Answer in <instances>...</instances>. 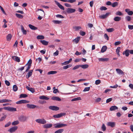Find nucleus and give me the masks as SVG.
<instances>
[{
  "instance_id": "5fc2aeb1",
  "label": "nucleus",
  "mask_w": 133,
  "mask_h": 133,
  "mask_svg": "<svg viewBox=\"0 0 133 133\" xmlns=\"http://www.w3.org/2000/svg\"><path fill=\"white\" fill-rule=\"evenodd\" d=\"M79 34L80 35L82 36H84L85 34V32L82 31H80Z\"/></svg>"
},
{
  "instance_id": "e433bc0d",
  "label": "nucleus",
  "mask_w": 133,
  "mask_h": 133,
  "mask_svg": "<svg viewBox=\"0 0 133 133\" xmlns=\"http://www.w3.org/2000/svg\"><path fill=\"white\" fill-rule=\"evenodd\" d=\"M57 71H52L49 72L48 73V75L53 74L56 73Z\"/></svg>"
},
{
  "instance_id": "09e8293b",
  "label": "nucleus",
  "mask_w": 133,
  "mask_h": 133,
  "mask_svg": "<svg viewBox=\"0 0 133 133\" xmlns=\"http://www.w3.org/2000/svg\"><path fill=\"white\" fill-rule=\"evenodd\" d=\"M71 65L70 64L68 65L63 67L64 69H66L70 67L71 66Z\"/></svg>"
},
{
  "instance_id": "423d86ee",
  "label": "nucleus",
  "mask_w": 133,
  "mask_h": 133,
  "mask_svg": "<svg viewBox=\"0 0 133 133\" xmlns=\"http://www.w3.org/2000/svg\"><path fill=\"white\" fill-rule=\"evenodd\" d=\"M29 101L26 100H22L16 102L17 104H20L22 103H29Z\"/></svg>"
},
{
  "instance_id": "79ce46f5",
  "label": "nucleus",
  "mask_w": 133,
  "mask_h": 133,
  "mask_svg": "<svg viewBox=\"0 0 133 133\" xmlns=\"http://www.w3.org/2000/svg\"><path fill=\"white\" fill-rule=\"evenodd\" d=\"M107 31L109 32H111L114 30V29L113 28H110L107 29Z\"/></svg>"
},
{
  "instance_id": "6e6552de",
  "label": "nucleus",
  "mask_w": 133,
  "mask_h": 133,
  "mask_svg": "<svg viewBox=\"0 0 133 133\" xmlns=\"http://www.w3.org/2000/svg\"><path fill=\"white\" fill-rule=\"evenodd\" d=\"M52 126V124H51L47 123L43 125V128L45 129L49 128Z\"/></svg>"
},
{
  "instance_id": "a878e982",
  "label": "nucleus",
  "mask_w": 133,
  "mask_h": 133,
  "mask_svg": "<svg viewBox=\"0 0 133 133\" xmlns=\"http://www.w3.org/2000/svg\"><path fill=\"white\" fill-rule=\"evenodd\" d=\"M80 39V37H78L73 40V41L75 42L77 44L78 43Z\"/></svg>"
},
{
  "instance_id": "69168bd1",
  "label": "nucleus",
  "mask_w": 133,
  "mask_h": 133,
  "mask_svg": "<svg viewBox=\"0 0 133 133\" xmlns=\"http://www.w3.org/2000/svg\"><path fill=\"white\" fill-rule=\"evenodd\" d=\"M56 16L57 17L60 18H64V17L63 16L60 15H56Z\"/></svg>"
},
{
  "instance_id": "473e14b6",
  "label": "nucleus",
  "mask_w": 133,
  "mask_h": 133,
  "mask_svg": "<svg viewBox=\"0 0 133 133\" xmlns=\"http://www.w3.org/2000/svg\"><path fill=\"white\" fill-rule=\"evenodd\" d=\"M120 47H118L117 48L116 50V53L118 56H120V55L119 54V52L120 51Z\"/></svg>"
},
{
  "instance_id": "a19ab883",
  "label": "nucleus",
  "mask_w": 133,
  "mask_h": 133,
  "mask_svg": "<svg viewBox=\"0 0 133 133\" xmlns=\"http://www.w3.org/2000/svg\"><path fill=\"white\" fill-rule=\"evenodd\" d=\"M81 100V98L80 97H78L76 98H75L72 99V101H78Z\"/></svg>"
},
{
  "instance_id": "de8ad7c7",
  "label": "nucleus",
  "mask_w": 133,
  "mask_h": 133,
  "mask_svg": "<svg viewBox=\"0 0 133 133\" xmlns=\"http://www.w3.org/2000/svg\"><path fill=\"white\" fill-rule=\"evenodd\" d=\"M28 96L27 95L24 94H21L20 95V98H25L26 97Z\"/></svg>"
},
{
  "instance_id": "4d7b16f0",
  "label": "nucleus",
  "mask_w": 133,
  "mask_h": 133,
  "mask_svg": "<svg viewBox=\"0 0 133 133\" xmlns=\"http://www.w3.org/2000/svg\"><path fill=\"white\" fill-rule=\"evenodd\" d=\"M101 82V81L99 79H98L96 81L95 83L96 85H98L100 84Z\"/></svg>"
},
{
  "instance_id": "cd10ccee",
  "label": "nucleus",
  "mask_w": 133,
  "mask_h": 133,
  "mask_svg": "<svg viewBox=\"0 0 133 133\" xmlns=\"http://www.w3.org/2000/svg\"><path fill=\"white\" fill-rule=\"evenodd\" d=\"M12 35L10 34H8L6 37L7 40L8 41H9L11 40L12 37Z\"/></svg>"
},
{
  "instance_id": "f03ea898",
  "label": "nucleus",
  "mask_w": 133,
  "mask_h": 133,
  "mask_svg": "<svg viewBox=\"0 0 133 133\" xmlns=\"http://www.w3.org/2000/svg\"><path fill=\"white\" fill-rule=\"evenodd\" d=\"M55 125L54 128H60L66 126L67 125L66 124L60 123L55 124Z\"/></svg>"
},
{
  "instance_id": "1a4fd4ad",
  "label": "nucleus",
  "mask_w": 133,
  "mask_h": 133,
  "mask_svg": "<svg viewBox=\"0 0 133 133\" xmlns=\"http://www.w3.org/2000/svg\"><path fill=\"white\" fill-rule=\"evenodd\" d=\"M76 11L75 9L71 8H68L67 9L66 11L68 13H72Z\"/></svg>"
},
{
  "instance_id": "4be33fe9",
  "label": "nucleus",
  "mask_w": 133,
  "mask_h": 133,
  "mask_svg": "<svg viewBox=\"0 0 133 133\" xmlns=\"http://www.w3.org/2000/svg\"><path fill=\"white\" fill-rule=\"evenodd\" d=\"M98 60L99 61L105 62L108 61L109 60V58H98Z\"/></svg>"
},
{
  "instance_id": "393cba45",
  "label": "nucleus",
  "mask_w": 133,
  "mask_h": 133,
  "mask_svg": "<svg viewBox=\"0 0 133 133\" xmlns=\"http://www.w3.org/2000/svg\"><path fill=\"white\" fill-rule=\"evenodd\" d=\"M28 25L29 28L32 30H37V28L35 27L34 26L31 24H29Z\"/></svg>"
},
{
  "instance_id": "4468645a",
  "label": "nucleus",
  "mask_w": 133,
  "mask_h": 133,
  "mask_svg": "<svg viewBox=\"0 0 133 133\" xmlns=\"http://www.w3.org/2000/svg\"><path fill=\"white\" fill-rule=\"evenodd\" d=\"M12 59L18 62H19L20 61V58L16 56H13L12 57Z\"/></svg>"
},
{
  "instance_id": "4c0bfd02",
  "label": "nucleus",
  "mask_w": 133,
  "mask_h": 133,
  "mask_svg": "<svg viewBox=\"0 0 133 133\" xmlns=\"http://www.w3.org/2000/svg\"><path fill=\"white\" fill-rule=\"evenodd\" d=\"M15 15L18 18H22L23 17L22 15L18 14L16 13Z\"/></svg>"
},
{
  "instance_id": "9d476101",
  "label": "nucleus",
  "mask_w": 133,
  "mask_h": 133,
  "mask_svg": "<svg viewBox=\"0 0 133 133\" xmlns=\"http://www.w3.org/2000/svg\"><path fill=\"white\" fill-rule=\"evenodd\" d=\"M55 2V3L56 5L58 6L61 9L64 10V7L61 5L58 2H57L56 1H54Z\"/></svg>"
},
{
  "instance_id": "39448f33",
  "label": "nucleus",
  "mask_w": 133,
  "mask_h": 133,
  "mask_svg": "<svg viewBox=\"0 0 133 133\" xmlns=\"http://www.w3.org/2000/svg\"><path fill=\"white\" fill-rule=\"evenodd\" d=\"M49 108L50 109L55 111H57L59 109V107L55 106H50Z\"/></svg>"
},
{
  "instance_id": "37998d69",
  "label": "nucleus",
  "mask_w": 133,
  "mask_h": 133,
  "mask_svg": "<svg viewBox=\"0 0 133 133\" xmlns=\"http://www.w3.org/2000/svg\"><path fill=\"white\" fill-rule=\"evenodd\" d=\"M118 4V3L117 2H114L112 4V6L113 7H114L117 6Z\"/></svg>"
},
{
  "instance_id": "774afa93",
  "label": "nucleus",
  "mask_w": 133,
  "mask_h": 133,
  "mask_svg": "<svg viewBox=\"0 0 133 133\" xmlns=\"http://www.w3.org/2000/svg\"><path fill=\"white\" fill-rule=\"evenodd\" d=\"M104 38L105 39H106L107 40H109V37L107 34H104Z\"/></svg>"
},
{
  "instance_id": "bf43d9fd",
  "label": "nucleus",
  "mask_w": 133,
  "mask_h": 133,
  "mask_svg": "<svg viewBox=\"0 0 133 133\" xmlns=\"http://www.w3.org/2000/svg\"><path fill=\"white\" fill-rule=\"evenodd\" d=\"M64 5L66 7H68L71 8V5H70V4H68L67 3H65Z\"/></svg>"
},
{
  "instance_id": "052dcab7",
  "label": "nucleus",
  "mask_w": 133,
  "mask_h": 133,
  "mask_svg": "<svg viewBox=\"0 0 133 133\" xmlns=\"http://www.w3.org/2000/svg\"><path fill=\"white\" fill-rule=\"evenodd\" d=\"M118 85L117 84H116L114 86H110V88H116L118 87Z\"/></svg>"
},
{
  "instance_id": "9b49d317",
  "label": "nucleus",
  "mask_w": 133,
  "mask_h": 133,
  "mask_svg": "<svg viewBox=\"0 0 133 133\" xmlns=\"http://www.w3.org/2000/svg\"><path fill=\"white\" fill-rule=\"evenodd\" d=\"M33 72V70H30L27 74L26 75V78L28 79L32 75V72Z\"/></svg>"
},
{
  "instance_id": "a18cd8bd",
  "label": "nucleus",
  "mask_w": 133,
  "mask_h": 133,
  "mask_svg": "<svg viewBox=\"0 0 133 133\" xmlns=\"http://www.w3.org/2000/svg\"><path fill=\"white\" fill-rule=\"evenodd\" d=\"M125 19L128 21H130L131 20V18L130 16H127L125 17Z\"/></svg>"
},
{
  "instance_id": "680f3d73",
  "label": "nucleus",
  "mask_w": 133,
  "mask_h": 133,
  "mask_svg": "<svg viewBox=\"0 0 133 133\" xmlns=\"http://www.w3.org/2000/svg\"><path fill=\"white\" fill-rule=\"evenodd\" d=\"M31 65H28V66L27 67V69L26 70H25V72H28V70L30 69V68L31 67Z\"/></svg>"
},
{
  "instance_id": "6e6d98bb",
  "label": "nucleus",
  "mask_w": 133,
  "mask_h": 133,
  "mask_svg": "<svg viewBox=\"0 0 133 133\" xmlns=\"http://www.w3.org/2000/svg\"><path fill=\"white\" fill-rule=\"evenodd\" d=\"M6 117V116L5 115L4 116L2 117L0 119V121H2L5 119Z\"/></svg>"
},
{
  "instance_id": "7ed1b4c3",
  "label": "nucleus",
  "mask_w": 133,
  "mask_h": 133,
  "mask_svg": "<svg viewBox=\"0 0 133 133\" xmlns=\"http://www.w3.org/2000/svg\"><path fill=\"white\" fill-rule=\"evenodd\" d=\"M36 121L38 123L42 124H45L46 122V121L43 118L37 119L36 120Z\"/></svg>"
},
{
  "instance_id": "f3484780",
  "label": "nucleus",
  "mask_w": 133,
  "mask_h": 133,
  "mask_svg": "<svg viewBox=\"0 0 133 133\" xmlns=\"http://www.w3.org/2000/svg\"><path fill=\"white\" fill-rule=\"evenodd\" d=\"M107 125L108 126L113 127L115 125V123L114 122H108L107 123Z\"/></svg>"
},
{
  "instance_id": "ea45409f",
  "label": "nucleus",
  "mask_w": 133,
  "mask_h": 133,
  "mask_svg": "<svg viewBox=\"0 0 133 133\" xmlns=\"http://www.w3.org/2000/svg\"><path fill=\"white\" fill-rule=\"evenodd\" d=\"M19 123V122L18 121H15L14 122H13L12 123V125H17Z\"/></svg>"
},
{
  "instance_id": "c85d7f7f",
  "label": "nucleus",
  "mask_w": 133,
  "mask_h": 133,
  "mask_svg": "<svg viewBox=\"0 0 133 133\" xmlns=\"http://www.w3.org/2000/svg\"><path fill=\"white\" fill-rule=\"evenodd\" d=\"M107 47L106 46H104L101 49V52H105L107 49Z\"/></svg>"
},
{
  "instance_id": "c756f323",
  "label": "nucleus",
  "mask_w": 133,
  "mask_h": 133,
  "mask_svg": "<svg viewBox=\"0 0 133 133\" xmlns=\"http://www.w3.org/2000/svg\"><path fill=\"white\" fill-rule=\"evenodd\" d=\"M21 30L23 33L24 34H26V31L24 29L23 26V25H21Z\"/></svg>"
},
{
  "instance_id": "e2e57ef3",
  "label": "nucleus",
  "mask_w": 133,
  "mask_h": 133,
  "mask_svg": "<svg viewBox=\"0 0 133 133\" xmlns=\"http://www.w3.org/2000/svg\"><path fill=\"white\" fill-rule=\"evenodd\" d=\"M112 98H110L107 99L106 100V103H108L112 101Z\"/></svg>"
},
{
  "instance_id": "aec40b11",
  "label": "nucleus",
  "mask_w": 133,
  "mask_h": 133,
  "mask_svg": "<svg viewBox=\"0 0 133 133\" xmlns=\"http://www.w3.org/2000/svg\"><path fill=\"white\" fill-rule=\"evenodd\" d=\"M51 99L53 100H56L58 101H60L61 100L60 98L57 96H53L52 97Z\"/></svg>"
},
{
  "instance_id": "b1692460",
  "label": "nucleus",
  "mask_w": 133,
  "mask_h": 133,
  "mask_svg": "<svg viewBox=\"0 0 133 133\" xmlns=\"http://www.w3.org/2000/svg\"><path fill=\"white\" fill-rule=\"evenodd\" d=\"M39 98L42 99H45L46 100H48L49 98L45 96H39Z\"/></svg>"
},
{
  "instance_id": "8fccbe9b",
  "label": "nucleus",
  "mask_w": 133,
  "mask_h": 133,
  "mask_svg": "<svg viewBox=\"0 0 133 133\" xmlns=\"http://www.w3.org/2000/svg\"><path fill=\"white\" fill-rule=\"evenodd\" d=\"M90 88L89 87L85 88L83 90V91L85 92L89 91L90 89Z\"/></svg>"
},
{
  "instance_id": "72a5a7b5",
  "label": "nucleus",
  "mask_w": 133,
  "mask_h": 133,
  "mask_svg": "<svg viewBox=\"0 0 133 133\" xmlns=\"http://www.w3.org/2000/svg\"><path fill=\"white\" fill-rule=\"evenodd\" d=\"M64 131L63 129H60L56 131L54 133H61Z\"/></svg>"
},
{
  "instance_id": "20e7f679",
  "label": "nucleus",
  "mask_w": 133,
  "mask_h": 133,
  "mask_svg": "<svg viewBox=\"0 0 133 133\" xmlns=\"http://www.w3.org/2000/svg\"><path fill=\"white\" fill-rule=\"evenodd\" d=\"M65 115L66 113H61L57 115H54L53 117L55 118H58L64 116Z\"/></svg>"
},
{
  "instance_id": "13d9d810",
  "label": "nucleus",
  "mask_w": 133,
  "mask_h": 133,
  "mask_svg": "<svg viewBox=\"0 0 133 133\" xmlns=\"http://www.w3.org/2000/svg\"><path fill=\"white\" fill-rule=\"evenodd\" d=\"M121 43V42L119 41L116 42L115 43L114 45L115 46L117 45L120 44Z\"/></svg>"
},
{
  "instance_id": "c03bdc74",
  "label": "nucleus",
  "mask_w": 133,
  "mask_h": 133,
  "mask_svg": "<svg viewBox=\"0 0 133 133\" xmlns=\"http://www.w3.org/2000/svg\"><path fill=\"white\" fill-rule=\"evenodd\" d=\"M13 90L14 91H16L18 89L17 86L16 85H14L13 87Z\"/></svg>"
},
{
  "instance_id": "f257e3e1",
  "label": "nucleus",
  "mask_w": 133,
  "mask_h": 133,
  "mask_svg": "<svg viewBox=\"0 0 133 133\" xmlns=\"http://www.w3.org/2000/svg\"><path fill=\"white\" fill-rule=\"evenodd\" d=\"M3 108V109L10 111H16V108L9 107H5Z\"/></svg>"
},
{
  "instance_id": "f8f14e48",
  "label": "nucleus",
  "mask_w": 133,
  "mask_h": 133,
  "mask_svg": "<svg viewBox=\"0 0 133 133\" xmlns=\"http://www.w3.org/2000/svg\"><path fill=\"white\" fill-rule=\"evenodd\" d=\"M11 101L9 99H4L0 100V103L10 102Z\"/></svg>"
},
{
  "instance_id": "2eb2a0df",
  "label": "nucleus",
  "mask_w": 133,
  "mask_h": 133,
  "mask_svg": "<svg viewBox=\"0 0 133 133\" xmlns=\"http://www.w3.org/2000/svg\"><path fill=\"white\" fill-rule=\"evenodd\" d=\"M130 53V50L127 49L125 51L123 52V55H125L126 56L128 57L129 55V53Z\"/></svg>"
},
{
  "instance_id": "a211bd4d",
  "label": "nucleus",
  "mask_w": 133,
  "mask_h": 133,
  "mask_svg": "<svg viewBox=\"0 0 133 133\" xmlns=\"http://www.w3.org/2000/svg\"><path fill=\"white\" fill-rule=\"evenodd\" d=\"M26 105L28 108L30 109H34L36 107V106L33 104H27Z\"/></svg>"
},
{
  "instance_id": "bb28decb",
  "label": "nucleus",
  "mask_w": 133,
  "mask_h": 133,
  "mask_svg": "<svg viewBox=\"0 0 133 133\" xmlns=\"http://www.w3.org/2000/svg\"><path fill=\"white\" fill-rule=\"evenodd\" d=\"M89 66L88 64H85L83 65H80V67H81L82 69H85L88 68Z\"/></svg>"
},
{
  "instance_id": "0e129e2a",
  "label": "nucleus",
  "mask_w": 133,
  "mask_h": 133,
  "mask_svg": "<svg viewBox=\"0 0 133 133\" xmlns=\"http://www.w3.org/2000/svg\"><path fill=\"white\" fill-rule=\"evenodd\" d=\"M69 63L68 61H65V62L62 63V64L63 65H66L68 64H69Z\"/></svg>"
},
{
  "instance_id": "ddd939ff",
  "label": "nucleus",
  "mask_w": 133,
  "mask_h": 133,
  "mask_svg": "<svg viewBox=\"0 0 133 133\" xmlns=\"http://www.w3.org/2000/svg\"><path fill=\"white\" fill-rule=\"evenodd\" d=\"M116 70L117 73L118 74H124V72L120 69H116Z\"/></svg>"
},
{
  "instance_id": "5701e85b",
  "label": "nucleus",
  "mask_w": 133,
  "mask_h": 133,
  "mask_svg": "<svg viewBox=\"0 0 133 133\" xmlns=\"http://www.w3.org/2000/svg\"><path fill=\"white\" fill-rule=\"evenodd\" d=\"M26 88L28 90L30 91L32 93H34L35 91L34 89L33 88L29 87L28 86H26Z\"/></svg>"
},
{
  "instance_id": "7c9ffc66",
  "label": "nucleus",
  "mask_w": 133,
  "mask_h": 133,
  "mask_svg": "<svg viewBox=\"0 0 133 133\" xmlns=\"http://www.w3.org/2000/svg\"><path fill=\"white\" fill-rule=\"evenodd\" d=\"M114 19L115 21L118 22L121 19V18L119 17L116 16L114 18Z\"/></svg>"
},
{
  "instance_id": "58836bf2",
  "label": "nucleus",
  "mask_w": 133,
  "mask_h": 133,
  "mask_svg": "<svg viewBox=\"0 0 133 133\" xmlns=\"http://www.w3.org/2000/svg\"><path fill=\"white\" fill-rule=\"evenodd\" d=\"M55 24H59L61 23V21L57 20H54L52 21Z\"/></svg>"
},
{
  "instance_id": "0eeeda50",
  "label": "nucleus",
  "mask_w": 133,
  "mask_h": 133,
  "mask_svg": "<svg viewBox=\"0 0 133 133\" xmlns=\"http://www.w3.org/2000/svg\"><path fill=\"white\" fill-rule=\"evenodd\" d=\"M18 127L17 126H14L10 128L8 130L10 133H12L15 132L17 129Z\"/></svg>"
},
{
  "instance_id": "dca6fc26",
  "label": "nucleus",
  "mask_w": 133,
  "mask_h": 133,
  "mask_svg": "<svg viewBox=\"0 0 133 133\" xmlns=\"http://www.w3.org/2000/svg\"><path fill=\"white\" fill-rule=\"evenodd\" d=\"M118 109V107L115 105L111 106L110 108V110L111 111H114Z\"/></svg>"
},
{
  "instance_id": "49530a36",
  "label": "nucleus",
  "mask_w": 133,
  "mask_h": 133,
  "mask_svg": "<svg viewBox=\"0 0 133 133\" xmlns=\"http://www.w3.org/2000/svg\"><path fill=\"white\" fill-rule=\"evenodd\" d=\"M116 15H117L121 16L123 15V14H122L121 12L118 11L116 12Z\"/></svg>"
},
{
  "instance_id": "f704fd0d",
  "label": "nucleus",
  "mask_w": 133,
  "mask_h": 133,
  "mask_svg": "<svg viewBox=\"0 0 133 133\" xmlns=\"http://www.w3.org/2000/svg\"><path fill=\"white\" fill-rule=\"evenodd\" d=\"M44 37L43 35H38L37 37V39H44Z\"/></svg>"
},
{
  "instance_id": "338daca9",
  "label": "nucleus",
  "mask_w": 133,
  "mask_h": 133,
  "mask_svg": "<svg viewBox=\"0 0 133 133\" xmlns=\"http://www.w3.org/2000/svg\"><path fill=\"white\" fill-rule=\"evenodd\" d=\"M5 84L8 86H9L10 85V83L7 80L5 81Z\"/></svg>"
},
{
  "instance_id": "6ab92c4d",
  "label": "nucleus",
  "mask_w": 133,
  "mask_h": 133,
  "mask_svg": "<svg viewBox=\"0 0 133 133\" xmlns=\"http://www.w3.org/2000/svg\"><path fill=\"white\" fill-rule=\"evenodd\" d=\"M18 119L21 121L23 122L25 121L26 117L24 116H22L19 117L18 118Z\"/></svg>"
},
{
  "instance_id": "2f4dec72",
  "label": "nucleus",
  "mask_w": 133,
  "mask_h": 133,
  "mask_svg": "<svg viewBox=\"0 0 133 133\" xmlns=\"http://www.w3.org/2000/svg\"><path fill=\"white\" fill-rule=\"evenodd\" d=\"M41 42L43 45H46L48 44V42L45 40H41Z\"/></svg>"
},
{
  "instance_id": "412c9836",
  "label": "nucleus",
  "mask_w": 133,
  "mask_h": 133,
  "mask_svg": "<svg viewBox=\"0 0 133 133\" xmlns=\"http://www.w3.org/2000/svg\"><path fill=\"white\" fill-rule=\"evenodd\" d=\"M110 13H107L105 15H101L100 16V18L102 19H104L106 18L109 14Z\"/></svg>"
},
{
  "instance_id": "3c124183",
  "label": "nucleus",
  "mask_w": 133,
  "mask_h": 133,
  "mask_svg": "<svg viewBox=\"0 0 133 133\" xmlns=\"http://www.w3.org/2000/svg\"><path fill=\"white\" fill-rule=\"evenodd\" d=\"M79 67H80V65H78L75 66L73 68V70H75L79 68Z\"/></svg>"
},
{
  "instance_id": "603ef678",
  "label": "nucleus",
  "mask_w": 133,
  "mask_h": 133,
  "mask_svg": "<svg viewBox=\"0 0 133 133\" xmlns=\"http://www.w3.org/2000/svg\"><path fill=\"white\" fill-rule=\"evenodd\" d=\"M106 128L105 125L103 124L102 127V129L103 131H105L106 130Z\"/></svg>"
},
{
  "instance_id": "864d4df0",
  "label": "nucleus",
  "mask_w": 133,
  "mask_h": 133,
  "mask_svg": "<svg viewBox=\"0 0 133 133\" xmlns=\"http://www.w3.org/2000/svg\"><path fill=\"white\" fill-rule=\"evenodd\" d=\"M107 9V8L104 6H102L100 8V10L102 11L103 10H106Z\"/></svg>"
},
{
  "instance_id": "c9c22d12",
  "label": "nucleus",
  "mask_w": 133,
  "mask_h": 133,
  "mask_svg": "<svg viewBox=\"0 0 133 133\" xmlns=\"http://www.w3.org/2000/svg\"><path fill=\"white\" fill-rule=\"evenodd\" d=\"M73 28L75 31H77L81 29V27L80 26H75Z\"/></svg>"
}]
</instances>
